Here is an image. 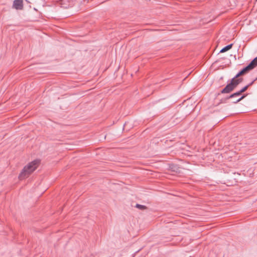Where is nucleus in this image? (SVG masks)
Masks as SVG:
<instances>
[{"instance_id":"423d86ee","label":"nucleus","mask_w":257,"mask_h":257,"mask_svg":"<svg viewBox=\"0 0 257 257\" xmlns=\"http://www.w3.org/2000/svg\"><path fill=\"white\" fill-rule=\"evenodd\" d=\"M248 88V86H245L242 88H241L239 91L236 92L233 94H232V96H240L242 93L245 92Z\"/></svg>"},{"instance_id":"f03ea898","label":"nucleus","mask_w":257,"mask_h":257,"mask_svg":"<svg viewBox=\"0 0 257 257\" xmlns=\"http://www.w3.org/2000/svg\"><path fill=\"white\" fill-rule=\"evenodd\" d=\"M243 80L241 78H232L231 81L221 91L222 93H228L234 90Z\"/></svg>"},{"instance_id":"20e7f679","label":"nucleus","mask_w":257,"mask_h":257,"mask_svg":"<svg viewBox=\"0 0 257 257\" xmlns=\"http://www.w3.org/2000/svg\"><path fill=\"white\" fill-rule=\"evenodd\" d=\"M247 94H243L241 97L237 99H234L235 97H238V96H232V94L229 95L228 97H227V99H233L232 102L234 103H236L240 101V100H242L243 98H244L246 96Z\"/></svg>"},{"instance_id":"7ed1b4c3","label":"nucleus","mask_w":257,"mask_h":257,"mask_svg":"<svg viewBox=\"0 0 257 257\" xmlns=\"http://www.w3.org/2000/svg\"><path fill=\"white\" fill-rule=\"evenodd\" d=\"M13 7L16 10H22L23 8V0H14Z\"/></svg>"},{"instance_id":"39448f33","label":"nucleus","mask_w":257,"mask_h":257,"mask_svg":"<svg viewBox=\"0 0 257 257\" xmlns=\"http://www.w3.org/2000/svg\"><path fill=\"white\" fill-rule=\"evenodd\" d=\"M257 66V56L254 58L249 64L246 66L247 68L250 71L254 68Z\"/></svg>"},{"instance_id":"f257e3e1","label":"nucleus","mask_w":257,"mask_h":257,"mask_svg":"<svg viewBox=\"0 0 257 257\" xmlns=\"http://www.w3.org/2000/svg\"><path fill=\"white\" fill-rule=\"evenodd\" d=\"M39 163V160H35L25 166L19 175V179H24L33 173L37 168Z\"/></svg>"},{"instance_id":"f8f14e48","label":"nucleus","mask_w":257,"mask_h":257,"mask_svg":"<svg viewBox=\"0 0 257 257\" xmlns=\"http://www.w3.org/2000/svg\"><path fill=\"white\" fill-rule=\"evenodd\" d=\"M240 76H241V75L240 74V73L239 72L238 73L236 74V75L233 78H239L238 77Z\"/></svg>"},{"instance_id":"9b49d317","label":"nucleus","mask_w":257,"mask_h":257,"mask_svg":"<svg viewBox=\"0 0 257 257\" xmlns=\"http://www.w3.org/2000/svg\"><path fill=\"white\" fill-rule=\"evenodd\" d=\"M186 108L187 110L185 113V116H186L190 113L191 109L190 108H188L187 106L186 107Z\"/></svg>"},{"instance_id":"0eeeda50","label":"nucleus","mask_w":257,"mask_h":257,"mask_svg":"<svg viewBox=\"0 0 257 257\" xmlns=\"http://www.w3.org/2000/svg\"><path fill=\"white\" fill-rule=\"evenodd\" d=\"M232 45L233 44H229L226 46H225L224 47H223L220 51V53H224L229 50H230L232 47Z\"/></svg>"},{"instance_id":"9d476101","label":"nucleus","mask_w":257,"mask_h":257,"mask_svg":"<svg viewBox=\"0 0 257 257\" xmlns=\"http://www.w3.org/2000/svg\"><path fill=\"white\" fill-rule=\"evenodd\" d=\"M184 108L183 105H181L179 107V110H178V113L179 112L180 113H182L184 111Z\"/></svg>"},{"instance_id":"6e6552de","label":"nucleus","mask_w":257,"mask_h":257,"mask_svg":"<svg viewBox=\"0 0 257 257\" xmlns=\"http://www.w3.org/2000/svg\"><path fill=\"white\" fill-rule=\"evenodd\" d=\"M249 71V70H248V69L246 66L244 68H243L241 70H240L239 71V73H240V74L241 75H244L246 73H247Z\"/></svg>"},{"instance_id":"ddd939ff","label":"nucleus","mask_w":257,"mask_h":257,"mask_svg":"<svg viewBox=\"0 0 257 257\" xmlns=\"http://www.w3.org/2000/svg\"><path fill=\"white\" fill-rule=\"evenodd\" d=\"M255 80V79H254V80H253L252 82H251L250 83H249L248 84L246 85V86H248V88L251 86L253 83V82H254V81Z\"/></svg>"},{"instance_id":"4468645a","label":"nucleus","mask_w":257,"mask_h":257,"mask_svg":"<svg viewBox=\"0 0 257 257\" xmlns=\"http://www.w3.org/2000/svg\"><path fill=\"white\" fill-rule=\"evenodd\" d=\"M184 116L182 115L181 116V117H183Z\"/></svg>"},{"instance_id":"1a4fd4ad","label":"nucleus","mask_w":257,"mask_h":257,"mask_svg":"<svg viewBox=\"0 0 257 257\" xmlns=\"http://www.w3.org/2000/svg\"><path fill=\"white\" fill-rule=\"evenodd\" d=\"M136 207L140 209V210H145L147 208V207L145 205H141V204H137L136 205Z\"/></svg>"}]
</instances>
